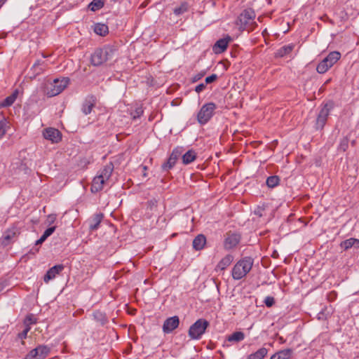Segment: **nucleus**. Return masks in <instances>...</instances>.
<instances>
[{
    "label": "nucleus",
    "mask_w": 359,
    "mask_h": 359,
    "mask_svg": "<svg viewBox=\"0 0 359 359\" xmlns=\"http://www.w3.org/2000/svg\"><path fill=\"white\" fill-rule=\"evenodd\" d=\"M254 264V259L251 257H245L240 259L233 266L231 271L234 280H241L250 271Z\"/></svg>",
    "instance_id": "nucleus-1"
},
{
    "label": "nucleus",
    "mask_w": 359,
    "mask_h": 359,
    "mask_svg": "<svg viewBox=\"0 0 359 359\" xmlns=\"http://www.w3.org/2000/svg\"><path fill=\"white\" fill-rule=\"evenodd\" d=\"M255 13L252 9H245L240 14L238 18L237 25L239 26L240 29L246 30L248 32H252L255 25Z\"/></svg>",
    "instance_id": "nucleus-2"
},
{
    "label": "nucleus",
    "mask_w": 359,
    "mask_h": 359,
    "mask_svg": "<svg viewBox=\"0 0 359 359\" xmlns=\"http://www.w3.org/2000/svg\"><path fill=\"white\" fill-rule=\"evenodd\" d=\"M114 54V49L107 46L103 48H98L91 55V63L94 66H100L111 60Z\"/></svg>",
    "instance_id": "nucleus-3"
},
{
    "label": "nucleus",
    "mask_w": 359,
    "mask_h": 359,
    "mask_svg": "<svg viewBox=\"0 0 359 359\" xmlns=\"http://www.w3.org/2000/svg\"><path fill=\"white\" fill-rule=\"evenodd\" d=\"M69 83V78L55 79L46 86L45 92L48 97H54L61 93Z\"/></svg>",
    "instance_id": "nucleus-4"
},
{
    "label": "nucleus",
    "mask_w": 359,
    "mask_h": 359,
    "mask_svg": "<svg viewBox=\"0 0 359 359\" xmlns=\"http://www.w3.org/2000/svg\"><path fill=\"white\" fill-rule=\"evenodd\" d=\"M209 326V322L203 318L197 320L191 325L189 330V336L191 339H199L205 333L207 327Z\"/></svg>",
    "instance_id": "nucleus-5"
},
{
    "label": "nucleus",
    "mask_w": 359,
    "mask_h": 359,
    "mask_svg": "<svg viewBox=\"0 0 359 359\" xmlns=\"http://www.w3.org/2000/svg\"><path fill=\"white\" fill-rule=\"evenodd\" d=\"M217 106L214 102H208L202 106L197 114V121L201 125L207 123L214 115Z\"/></svg>",
    "instance_id": "nucleus-6"
},
{
    "label": "nucleus",
    "mask_w": 359,
    "mask_h": 359,
    "mask_svg": "<svg viewBox=\"0 0 359 359\" xmlns=\"http://www.w3.org/2000/svg\"><path fill=\"white\" fill-rule=\"evenodd\" d=\"M332 109V103H326L322 107L317 116L315 123V128L316 130H322L324 128Z\"/></svg>",
    "instance_id": "nucleus-7"
},
{
    "label": "nucleus",
    "mask_w": 359,
    "mask_h": 359,
    "mask_svg": "<svg viewBox=\"0 0 359 359\" xmlns=\"http://www.w3.org/2000/svg\"><path fill=\"white\" fill-rule=\"evenodd\" d=\"M50 351V348L46 345H39L32 349L24 359H44Z\"/></svg>",
    "instance_id": "nucleus-8"
},
{
    "label": "nucleus",
    "mask_w": 359,
    "mask_h": 359,
    "mask_svg": "<svg viewBox=\"0 0 359 359\" xmlns=\"http://www.w3.org/2000/svg\"><path fill=\"white\" fill-rule=\"evenodd\" d=\"M241 241V235L236 232H227L224 236V247L226 250L235 248Z\"/></svg>",
    "instance_id": "nucleus-9"
},
{
    "label": "nucleus",
    "mask_w": 359,
    "mask_h": 359,
    "mask_svg": "<svg viewBox=\"0 0 359 359\" xmlns=\"http://www.w3.org/2000/svg\"><path fill=\"white\" fill-rule=\"evenodd\" d=\"M43 135L46 140L51 141L53 143H57L62 139L61 133L54 128H48L43 132Z\"/></svg>",
    "instance_id": "nucleus-10"
},
{
    "label": "nucleus",
    "mask_w": 359,
    "mask_h": 359,
    "mask_svg": "<svg viewBox=\"0 0 359 359\" xmlns=\"http://www.w3.org/2000/svg\"><path fill=\"white\" fill-rule=\"evenodd\" d=\"M180 324L178 316H175L167 318L163 325V331L164 333L168 334L175 330Z\"/></svg>",
    "instance_id": "nucleus-11"
},
{
    "label": "nucleus",
    "mask_w": 359,
    "mask_h": 359,
    "mask_svg": "<svg viewBox=\"0 0 359 359\" xmlns=\"http://www.w3.org/2000/svg\"><path fill=\"white\" fill-rule=\"evenodd\" d=\"M19 234L20 231L15 226L7 229L2 236V243L5 245H8L14 238H17Z\"/></svg>",
    "instance_id": "nucleus-12"
},
{
    "label": "nucleus",
    "mask_w": 359,
    "mask_h": 359,
    "mask_svg": "<svg viewBox=\"0 0 359 359\" xmlns=\"http://www.w3.org/2000/svg\"><path fill=\"white\" fill-rule=\"evenodd\" d=\"M231 38L229 36H226L223 39H220L216 41L212 47V50L216 54H220L224 52L228 46V43L231 41Z\"/></svg>",
    "instance_id": "nucleus-13"
},
{
    "label": "nucleus",
    "mask_w": 359,
    "mask_h": 359,
    "mask_svg": "<svg viewBox=\"0 0 359 359\" xmlns=\"http://www.w3.org/2000/svg\"><path fill=\"white\" fill-rule=\"evenodd\" d=\"M96 101H97L96 97L93 95H88L86 97V99L82 104V109H81L83 113L85 115H88L92 111V109L95 106Z\"/></svg>",
    "instance_id": "nucleus-14"
},
{
    "label": "nucleus",
    "mask_w": 359,
    "mask_h": 359,
    "mask_svg": "<svg viewBox=\"0 0 359 359\" xmlns=\"http://www.w3.org/2000/svg\"><path fill=\"white\" fill-rule=\"evenodd\" d=\"M65 266L63 264H57L51 267L45 274L43 277V280L46 283H48L49 280H53L55 278V276L59 274L63 269Z\"/></svg>",
    "instance_id": "nucleus-15"
},
{
    "label": "nucleus",
    "mask_w": 359,
    "mask_h": 359,
    "mask_svg": "<svg viewBox=\"0 0 359 359\" xmlns=\"http://www.w3.org/2000/svg\"><path fill=\"white\" fill-rule=\"evenodd\" d=\"M105 181L106 180L102 176L97 175L95 177L91 185V191L96 193L102 190Z\"/></svg>",
    "instance_id": "nucleus-16"
},
{
    "label": "nucleus",
    "mask_w": 359,
    "mask_h": 359,
    "mask_svg": "<svg viewBox=\"0 0 359 359\" xmlns=\"http://www.w3.org/2000/svg\"><path fill=\"white\" fill-rule=\"evenodd\" d=\"M104 217V215L102 213H97L93 216V217L89 220V229L90 231L97 230L101 223L102 219Z\"/></svg>",
    "instance_id": "nucleus-17"
},
{
    "label": "nucleus",
    "mask_w": 359,
    "mask_h": 359,
    "mask_svg": "<svg viewBox=\"0 0 359 359\" xmlns=\"http://www.w3.org/2000/svg\"><path fill=\"white\" fill-rule=\"evenodd\" d=\"M233 257L231 255H226L223 257L216 266V270L224 271L233 262Z\"/></svg>",
    "instance_id": "nucleus-18"
},
{
    "label": "nucleus",
    "mask_w": 359,
    "mask_h": 359,
    "mask_svg": "<svg viewBox=\"0 0 359 359\" xmlns=\"http://www.w3.org/2000/svg\"><path fill=\"white\" fill-rule=\"evenodd\" d=\"M340 247L345 250H347L352 247L359 248V239L354 238L346 239L340 243Z\"/></svg>",
    "instance_id": "nucleus-19"
},
{
    "label": "nucleus",
    "mask_w": 359,
    "mask_h": 359,
    "mask_svg": "<svg viewBox=\"0 0 359 359\" xmlns=\"http://www.w3.org/2000/svg\"><path fill=\"white\" fill-rule=\"evenodd\" d=\"M341 57V53L339 51L330 52L326 57L324 58L325 61L332 67Z\"/></svg>",
    "instance_id": "nucleus-20"
},
{
    "label": "nucleus",
    "mask_w": 359,
    "mask_h": 359,
    "mask_svg": "<svg viewBox=\"0 0 359 359\" xmlns=\"http://www.w3.org/2000/svg\"><path fill=\"white\" fill-rule=\"evenodd\" d=\"M205 243V236L203 234H199L193 241V248L196 250H201L204 248Z\"/></svg>",
    "instance_id": "nucleus-21"
},
{
    "label": "nucleus",
    "mask_w": 359,
    "mask_h": 359,
    "mask_svg": "<svg viewBox=\"0 0 359 359\" xmlns=\"http://www.w3.org/2000/svg\"><path fill=\"white\" fill-rule=\"evenodd\" d=\"M292 353V350L287 348L281 350L274 353L270 359H290Z\"/></svg>",
    "instance_id": "nucleus-22"
},
{
    "label": "nucleus",
    "mask_w": 359,
    "mask_h": 359,
    "mask_svg": "<svg viewBox=\"0 0 359 359\" xmlns=\"http://www.w3.org/2000/svg\"><path fill=\"white\" fill-rule=\"evenodd\" d=\"M294 48V44L285 45V46L281 47L280 48H279L276 52V57H283L290 54Z\"/></svg>",
    "instance_id": "nucleus-23"
},
{
    "label": "nucleus",
    "mask_w": 359,
    "mask_h": 359,
    "mask_svg": "<svg viewBox=\"0 0 359 359\" xmlns=\"http://www.w3.org/2000/svg\"><path fill=\"white\" fill-rule=\"evenodd\" d=\"M113 170H114L113 163H109L103 168V169L100 171V173L98 175L103 177V178L107 181L111 177Z\"/></svg>",
    "instance_id": "nucleus-24"
},
{
    "label": "nucleus",
    "mask_w": 359,
    "mask_h": 359,
    "mask_svg": "<svg viewBox=\"0 0 359 359\" xmlns=\"http://www.w3.org/2000/svg\"><path fill=\"white\" fill-rule=\"evenodd\" d=\"M18 95V90L16 89L11 95L8 96L6 99L4 100L1 104V106L2 107H8L11 106L17 99Z\"/></svg>",
    "instance_id": "nucleus-25"
},
{
    "label": "nucleus",
    "mask_w": 359,
    "mask_h": 359,
    "mask_svg": "<svg viewBox=\"0 0 359 359\" xmlns=\"http://www.w3.org/2000/svg\"><path fill=\"white\" fill-rule=\"evenodd\" d=\"M94 32L100 36H105L109 32L108 26L103 23H97L94 26Z\"/></svg>",
    "instance_id": "nucleus-26"
},
{
    "label": "nucleus",
    "mask_w": 359,
    "mask_h": 359,
    "mask_svg": "<svg viewBox=\"0 0 359 359\" xmlns=\"http://www.w3.org/2000/svg\"><path fill=\"white\" fill-rule=\"evenodd\" d=\"M268 353V350L262 347L259 349H258L256 352L249 355L247 358V359H263Z\"/></svg>",
    "instance_id": "nucleus-27"
},
{
    "label": "nucleus",
    "mask_w": 359,
    "mask_h": 359,
    "mask_svg": "<svg viewBox=\"0 0 359 359\" xmlns=\"http://www.w3.org/2000/svg\"><path fill=\"white\" fill-rule=\"evenodd\" d=\"M196 158V154L194 150H189L182 156V163L185 165L191 163Z\"/></svg>",
    "instance_id": "nucleus-28"
},
{
    "label": "nucleus",
    "mask_w": 359,
    "mask_h": 359,
    "mask_svg": "<svg viewBox=\"0 0 359 359\" xmlns=\"http://www.w3.org/2000/svg\"><path fill=\"white\" fill-rule=\"evenodd\" d=\"M93 316L94 320L99 323L101 325H104L105 323H107V318L106 317V315L100 311H95L93 313Z\"/></svg>",
    "instance_id": "nucleus-29"
},
{
    "label": "nucleus",
    "mask_w": 359,
    "mask_h": 359,
    "mask_svg": "<svg viewBox=\"0 0 359 359\" xmlns=\"http://www.w3.org/2000/svg\"><path fill=\"white\" fill-rule=\"evenodd\" d=\"M104 6V0H93L88 6V9L96 11Z\"/></svg>",
    "instance_id": "nucleus-30"
},
{
    "label": "nucleus",
    "mask_w": 359,
    "mask_h": 359,
    "mask_svg": "<svg viewBox=\"0 0 359 359\" xmlns=\"http://www.w3.org/2000/svg\"><path fill=\"white\" fill-rule=\"evenodd\" d=\"M245 339V334L243 332H235L227 337L229 341L239 342Z\"/></svg>",
    "instance_id": "nucleus-31"
},
{
    "label": "nucleus",
    "mask_w": 359,
    "mask_h": 359,
    "mask_svg": "<svg viewBox=\"0 0 359 359\" xmlns=\"http://www.w3.org/2000/svg\"><path fill=\"white\" fill-rule=\"evenodd\" d=\"M331 67L330 65L325 61L323 59L316 67V71L319 74H325L327 72Z\"/></svg>",
    "instance_id": "nucleus-32"
},
{
    "label": "nucleus",
    "mask_w": 359,
    "mask_h": 359,
    "mask_svg": "<svg viewBox=\"0 0 359 359\" xmlns=\"http://www.w3.org/2000/svg\"><path fill=\"white\" fill-rule=\"evenodd\" d=\"M9 128V122L6 118H3L0 120V139L6 134L7 129Z\"/></svg>",
    "instance_id": "nucleus-33"
},
{
    "label": "nucleus",
    "mask_w": 359,
    "mask_h": 359,
    "mask_svg": "<svg viewBox=\"0 0 359 359\" xmlns=\"http://www.w3.org/2000/svg\"><path fill=\"white\" fill-rule=\"evenodd\" d=\"M279 182H280L279 177L277 175H273V176L269 177L266 179V185L269 188H274L279 184Z\"/></svg>",
    "instance_id": "nucleus-34"
},
{
    "label": "nucleus",
    "mask_w": 359,
    "mask_h": 359,
    "mask_svg": "<svg viewBox=\"0 0 359 359\" xmlns=\"http://www.w3.org/2000/svg\"><path fill=\"white\" fill-rule=\"evenodd\" d=\"M176 162H177V161L174 158H172L171 156H170V157L168 158L167 161L165 162L161 166L163 170L168 171V170H170L175 165Z\"/></svg>",
    "instance_id": "nucleus-35"
},
{
    "label": "nucleus",
    "mask_w": 359,
    "mask_h": 359,
    "mask_svg": "<svg viewBox=\"0 0 359 359\" xmlns=\"http://www.w3.org/2000/svg\"><path fill=\"white\" fill-rule=\"evenodd\" d=\"M188 11V4L182 2L180 6L176 7L173 12L176 15H180Z\"/></svg>",
    "instance_id": "nucleus-36"
},
{
    "label": "nucleus",
    "mask_w": 359,
    "mask_h": 359,
    "mask_svg": "<svg viewBox=\"0 0 359 359\" xmlns=\"http://www.w3.org/2000/svg\"><path fill=\"white\" fill-rule=\"evenodd\" d=\"M348 147V139L346 137H343L340 141L338 149L342 151H345L347 149Z\"/></svg>",
    "instance_id": "nucleus-37"
},
{
    "label": "nucleus",
    "mask_w": 359,
    "mask_h": 359,
    "mask_svg": "<svg viewBox=\"0 0 359 359\" xmlns=\"http://www.w3.org/2000/svg\"><path fill=\"white\" fill-rule=\"evenodd\" d=\"M36 318L34 317L33 314H29L26 316L25 319V324L26 325V327H29L30 325L36 324Z\"/></svg>",
    "instance_id": "nucleus-38"
},
{
    "label": "nucleus",
    "mask_w": 359,
    "mask_h": 359,
    "mask_svg": "<svg viewBox=\"0 0 359 359\" xmlns=\"http://www.w3.org/2000/svg\"><path fill=\"white\" fill-rule=\"evenodd\" d=\"M182 147L175 148L172 152L171 153L170 156L177 161L178 158L182 155Z\"/></svg>",
    "instance_id": "nucleus-39"
},
{
    "label": "nucleus",
    "mask_w": 359,
    "mask_h": 359,
    "mask_svg": "<svg viewBox=\"0 0 359 359\" xmlns=\"http://www.w3.org/2000/svg\"><path fill=\"white\" fill-rule=\"evenodd\" d=\"M143 109L142 107H137L134 111L131 113L133 119L140 117L143 114Z\"/></svg>",
    "instance_id": "nucleus-40"
},
{
    "label": "nucleus",
    "mask_w": 359,
    "mask_h": 359,
    "mask_svg": "<svg viewBox=\"0 0 359 359\" xmlns=\"http://www.w3.org/2000/svg\"><path fill=\"white\" fill-rule=\"evenodd\" d=\"M264 302L267 307H271L275 304V299L273 297L267 296Z\"/></svg>",
    "instance_id": "nucleus-41"
},
{
    "label": "nucleus",
    "mask_w": 359,
    "mask_h": 359,
    "mask_svg": "<svg viewBox=\"0 0 359 359\" xmlns=\"http://www.w3.org/2000/svg\"><path fill=\"white\" fill-rule=\"evenodd\" d=\"M217 78H218L217 75L215 74H213L209 76H207L205 79V83H207V84L212 83L214 81H215L217 79Z\"/></svg>",
    "instance_id": "nucleus-42"
},
{
    "label": "nucleus",
    "mask_w": 359,
    "mask_h": 359,
    "mask_svg": "<svg viewBox=\"0 0 359 359\" xmlns=\"http://www.w3.org/2000/svg\"><path fill=\"white\" fill-rule=\"evenodd\" d=\"M29 330L30 327H25V329L22 332L18 334V337L21 339H25Z\"/></svg>",
    "instance_id": "nucleus-43"
},
{
    "label": "nucleus",
    "mask_w": 359,
    "mask_h": 359,
    "mask_svg": "<svg viewBox=\"0 0 359 359\" xmlns=\"http://www.w3.org/2000/svg\"><path fill=\"white\" fill-rule=\"evenodd\" d=\"M55 226H51V227H49L43 233L47 236V237H49L55 230Z\"/></svg>",
    "instance_id": "nucleus-44"
},
{
    "label": "nucleus",
    "mask_w": 359,
    "mask_h": 359,
    "mask_svg": "<svg viewBox=\"0 0 359 359\" xmlns=\"http://www.w3.org/2000/svg\"><path fill=\"white\" fill-rule=\"evenodd\" d=\"M205 88V85L204 83H200L196 86L195 90L196 93H199L202 92Z\"/></svg>",
    "instance_id": "nucleus-45"
},
{
    "label": "nucleus",
    "mask_w": 359,
    "mask_h": 359,
    "mask_svg": "<svg viewBox=\"0 0 359 359\" xmlns=\"http://www.w3.org/2000/svg\"><path fill=\"white\" fill-rule=\"evenodd\" d=\"M56 219V215H49L47 217V222L49 224H51L55 222Z\"/></svg>",
    "instance_id": "nucleus-46"
},
{
    "label": "nucleus",
    "mask_w": 359,
    "mask_h": 359,
    "mask_svg": "<svg viewBox=\"0 0 359 359\" xmlns=\"http://www.w3.org/2000/svg\"><path fill=\"white\" fill-rule=\"evenodd\" d=\"M205 75V72L199 73L196 74L193 78V81L196 82L201 79Z\"/></svg>",
    "instance_id": "nucleus-47"
},
{
    "label": "nucleus",
    "mask_w": 359,
    "mask_h": 359,
    "mask_svg": "<svg viewBox=\"0 0 359 359\" xmlns=\"http://www.w3.org/2000/svg\"><path fill=\"white\" fill-rule=\"evenodd\" d=\"M39 65H41L40 61H39V60H37V61L34 64V65H33V67H32V69L34 68V69H35L36 70V68H37Z\"/></svg>",
    "instance_id": "nucleus-48"
},
{
    "label": "nucleus",
    "mask_w": 359,
    "mask_h": 359,
    "mask_svg": "<svg viewBox=\"0 0 359 359\" xmlns=\"http://www.w3.org/2000/svg\"><path fill=\"white\" fill-rule=\"evenodd\" d=\"M148 203H149V205L151 208L153 205H156V201L155 200H151V201H149Z\"/></svg>",
    "instance_id": "nucleus-49"
},
{
    "label": "nucleus",
    "mask_w": 359,
    "mask_h": 359,
    "mask_svg": "<svg viewBox=\"0 0 359 359\" xmlns=\"http://www.w3.org/2000/svg\"><path fill=\"white\" fill-rule=\"evenodd\" d=\"M47 238L48 237L44 233H43V235L40 238V240L41 241H43V243L46 240Z\"/></svg>",
    "instance_id": "nucleus-50"
},
{
    "label": "nucleus",
    "mask_w": 359,
    "mask_h": 359,
    "mask_svg": "<svg viewBox=\"0 0 359 359\" xmlns=\"http://www.w3.org/2000/svg\"><path fill=\"white\" fill-rule=\"evenodd\" d=\"M42 243H43V241H41L40 240V238H39V239H38V240L36 241V243H35V244H36V245H41V244H42Z\"/></svg>",
    "instance_id": "nucleus-51"
},
{
    "label": "nucleus",
    "mask_w": 359,
    "mask_h": 359,
    "mask_svg": "<svg viewBox=\"0 0 359 359\" xmlns=\"http://www.w3.org/2000/svg\"><path fill=\"white\" fill-rule=\"evenodd\" d=\"M6 0H0V6H1Z\"/></svg>",
    "instance_id": "nucleus-52"
},
{
    "label": "nucleus",
    "mask_w": 359,
    "mask_h": 359,
    "mask_svg": "<svg viewBox=\"0 0 359 359\" xmlns=\"http://www.w3.org/2000/svg\"><path fill=\"white\" fill-rule=\"evenodd\" d=\"M4 289V285L0 283V292Z\"/></svg>",
    "instance_id": "nucleus-53"
},
{
    "label": "nucleus",
    "mask_w": 359,
    "mask_h": 359,
    "mask_svg": "<svg viewBox=\"0 0 359 359\" xmlns=\"http://www.w3.org/2000/svg\"><path fill=\"white\" fill-rule=\"evenodd\" d=\"M255 214L259 215V216H262V214L260 213V212L255 211Z\"/></svg>",
    "instance_id": "nucleus-54"
},
{
    "label": "nucleus",
    "mask_w": 359,
    "mask_h": 359,
    "mask_svg": "<svg viewBox=\"0 0 359 359\" xmlns=\"http://www.w3.org/2000/svg\"><path fill=\"white\" fill-rule=\"evenodd\" d=\"M42 71V69H40L39 71H37L36 74H40Z\"/></svg>",
    "instance_id": "nucleus-55"
},
{
    "label": "nucleus",
    "mask_w": 359,
    "mask_h": 359,
    "mask_svg": "<svg viewBox=\"0 0 359 359\" xmlns=\"http://www.w3.org/2000/svg\"><path fill=\"white\" fill-rule=\"evenodd\" d=\"M143 169H144V170H147V166H144Z\"/></svg>",
    "instance_id": "nucleus-56"
}]
</instances>
